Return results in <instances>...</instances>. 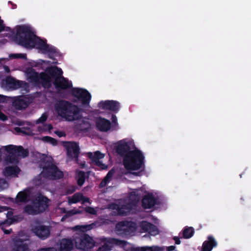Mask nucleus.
I'll list each match as a JSON object with an SVG mask.
<instances>
[{"instance_id":"obj_46","label":"nucleus","mask_w":251,"mask_h":251,"mask_svg":"<svg viewBox=\"0 0 251 251\" xmlns=\"http://www.w3.org/2000/svg\"><path fill=\"white\" fill-rule=\"evenodd\" d=\"M111 120L113 123H116L117 122V117L115 115L112 114V117H111Z\"/></svg>"},{"instance_id":"obj_5","label":"nucleus","mask_w":251,"mask_h":251,"mask_svg":"<svg viewBox=\"0 0 251 251\" xmlns=\"http://www.w3.org/2000/svg\"><path fill=\"white\" fill-rule=\"evenodd\" d=\"M46 71L54 79L53 83L56 90H67L73 87L72 82L62 75L63 71L61 68L57 66H50L47 68Z\"/></svg>"},{"instance_id":"obj_48","label":"nucleus","mask_w":251,"mask_h":251,"mask_svg":"<svg viewBox=\"0 0 251 251\" xmlns=\"http://www.w3.org/2000/svg\"><path fill=\"white\" fill-rule=\"evenodd\" d=\"M176 247L175 246H170L167 248V251H173L175 250Z\"/></svg>"},{"instance_id":"obj_28","label":"nucleus","mask_w":251,"mask_h":251,"mask_svg":"<svg viewBox=\"0 0 251 251\" xmlns=\"http://www.w3.org/2000/svg\"><path fill=\"white\" fill-rule=\"evenodd\" d=\"M116 240L115 239H110L107 242L104 243V244L100 247L98 251H109L112 250L113 244L115 243Z\"/></svg>"},{"instance_id":"obj_29","label":"nucleus","mask_w":251,"mask_h":251,"mask_svg":"<svg viewBox=\"0 0 251 251\" xmlns=\"http://www.w3.org/2000/svg\"><path fill=\"white\" fill-rule=\"evenodd\" d=\"M24 212L28 215H37L39 213L35 204H28L24 207Z\"/></svg>"},{"instance_id":"obj_9","label":"nucleus","mask_w":251,"mask_h":251,"mask_svg":"<svg viewBox=\"0 0 251 251\" xmlns=\"http://www.w3.org/2000/svg\"><path fill=\"white\" fill-rule=\"evenodd\" d=\"M65 147L66 149L67 156L72 159H75V160H77L80 153L78 144L74 141L68 142H66Z\"/></svg>"},{"instance_id":"obj_27","label":"nucleus","mask_w":251,"mask_h":251,"mask_svg":"<svg viewBox=\"0 0 251 251\" xmlns=\"http://www.w3.org/2000/svg\"><path fill=\"white\" fill-rule=\"evenodd\" d=\"M13 105L16 109L22 110L27 107L28 103L23 99H17L13 102Z\"/></svg>"},{"instance_id":"obj_38","label":"nucleus","mask_w":251,"mask_h":251,"mask_svg":"<svg viewBox=\"0 0 251 251\" xmlns=\"http://www.w3.org/2000/svg\"><path fill=\"white\" fill-rule=\"evenodd\" d=\"M48 118V115L46 113H44L42 115L36 122V124L43 123L45 122Z\"/></svg>"},{"instance_id":"obj_52","label":"nucleus","mask_w":251,"mask_h":251,"mask_svg":"<svg viewBox=\"0 0 251 251\" xmlns=\"http://www.w3.org/2000/svg\"><path fill=\"white\" fill-rule=\"evenodd\" d=\"M56 133H57V135L60 137L65 135V133L62 131H57V132H56Z\"/></svg>"},{"instance_id":"obj_8","label":"nucleus","mask_w":251,"mask_h":251,"mask_svg":"<svg viewBox=\"0 0 251 251\" xmlns=\"http://www.w3.org/2000/svg\"><path fill=\"white\" fill-rule=\"evenodd\" d=\"M116 230L119 234L128 235L136 229V224L132 221H123L116 225Z\"/></svg>"},{"instance_id":"obj_6","label":"nucleus","mask_w":251,"mask_h":251,"mask_svg":"<svg viewBox=\"0 0 251 251\" xmlns=\"http://www.w3.org/2000/svg\"><path fill=\"white\" fill-rule=\"evenodd\" d=\"M45 158H43L44 164H40L43 169L41 174L43 177L50 180H57L62 178L64 176L63 172L51 161H46L47 156Z\"/></svg>"},{"instance_id":"obj_13","label":"nucleus","mask_w":251,"mask_h":251,"mask_svg":"<svg viewBox=\"0 0 251 251\" xmlns=\"http://www.w3.org/2000/svg\"><path fill=\"white\" fill-rule=\"evenodd\" d=\"M49 199L45 196L39 195L33 201L32 204H35L39 213L44 212L48 207Z\"/></svg>"},{"instance_id":"obj_58","label":"nucleus","mask_w":251,"mask_h":251,"mask_svg":"<svg viewBox=\"0 0 251 251\" xmlns=\"http://www.w3.org/2000/svg\"><path fill=\"white\" fill-rule=\"evenodd\" d=\"M82 131L86 130V129H81Z\"/></svg>"},{"instance_id":"obj_22","label":"nucleus","mask_w":251,"mask_h":251,"mask_svg":"<svg viewBox=\"0 0 251 251\" xmlns=\"http://www.w3.org/2000/svg\"><path fill=\"white\" fill-rule=\"evenodd\" d=\"M217 246V242L211 235L207 237V240L204 241L201 251H211L214 247Z\"/></svg>"},{"instance_id":"obj_20","label":"nucleus","mask_w":251,"mask_h":251,"mask_svg":"<svg viewBox=\"0 0 251 251\" xmlns=\"http://www.w3.org/2000/svg\"><path fill=\"white\" fill-rule=\"evenodd\" d=\"M51 78L52 77L46 70L45 73L42 72L40 74V84H41L44 88L49 89L51 86Z\"/></svg>"},{"instance_id":"obj_23","label":"nucleus","mask_w":251,"mask_h":251,"mask_svg":"<svg viewBox=\"0 0 251 251\" xmlns=\"http://www.w3.org/2000/svg\"><path fill=\"white\" fill-rule=\"evenodd\" d=\"M31 192L26 189L24 191L19 192L16 196V201L17 203H26L29 201Z\"/></svg>"},{"instance_id":"obj_36","label":"nucleus","mask_w":251,"mask_h":251,"mask_svg":"<svg viewBox=\"0 0 251 251\" xmlns=\"http://www.w3.org/2000/svg\"><path fill=\"white\" fill-rule=\"evenodd\" d=\"M6 160L11 163H17L19 162L18 157L15 153H8Z\"/></svg>"},{"instance_id":"obj_53","label":"nucleus","mask_w":251,"mask_h":251,"mask_svg":"<svg viewBox=\"0 0 251 251\" xmlns=\"http://www.w3.org/2000/svg\"><path fill=\"white\" fill-rule=\"evenodd\" d=\"M4 70L7 73H9L10 72V69L7 66H4Z\"/></svg>"},{"instance_id":"obj_18","label":"nucleus","mask_w":251,"mask_h":251,"mask_svg":"<svg viewBox=\"0 0 251 251\" xmlns=\"http://www.w3.org/2000/svg\"><path fill=\"white\" fill-rule=\"evenodd\" d=\"M156 203L157 199L152 194L145 195L142 200V205L145 209L151 208L155 206Z\"/></svg>"},{"instance_id":"obj_12","label":"nucleus","mask_w":251,"mask_h":251,"mask_svg":"<svg viewBox=\"0 0 251 251\" xmlns=\"http://www.w3.org/2000/svg\"><path fill=\"white\" fill-rule=\"evenodd\" d=\"M98 107L103 110H108L117 113L120 109V103L113 100H101L98 103Z\"/></svg>"},{"instance_id":"obj_31","label":"nucleus","mask_w":251,"mask_h":251,"mask_svg":"<svg viewBox=\"0 0 251 251\" xmlns=\"http://www.w3.org/2000/svg\"><path fill=\"white\" fill-rule=\"evenodd\" d=\"M118 213L123 216L126 215L130 212L131 207L129 204H123L117 208Z\"/></svg>"},{"instance_id":"obj_4","label":"nucleus","mask_w":251,"mask_h":251,"mask_svg":"<svg viewBox=\"0 0 251 251\" xmlns=\"http://www.w3.org/2000/svg\"><path fill=\"white\" fill-rule=\"evenodd\" d=\"M144 159L142 152L135 148L123 158V165L127 170H138L144 166Z\"/></svg>"},{"instance_id":"obj_34","label":"nucleus","mask_w":251,"mask_h":251,"mask_svg":"<svg viewBox=\"0 0 251 251\" xmlns=\"http://www.w3.org/2000/svg\"><path fill=\"white\" fill-rule=\"evenodd\" d=\"M15 130L18 133H22L27 135H30L32 134V131L29 128H25L17 127L15 128Z\"/></svg>"},{"instance_id":"obj_19","label":"nucleus","mask_w":251,"mask_h":251,"mask_svg":"<svg viewBox=\"0 0 251 251\" xmlns=\"http://www.w3.org/2000/svg\"><path fill=\"white\" fill-rule=\"evenodd\" d=\"M97 128L100 131L106 132L111 128L110 121L101 117L98 119L96 122Z\"/></svg>"},{"instance_id":"obj_45","label":"nucleus","mask_w":251,"mask_h":251,"mask_svg":"<svg viewBox=\"0 0 251 251\" xmlns=\"http://www.w3.org/2000/svg\"><path fill=\"white\" fill-rule=\"evenodd\" d=\"M173 239L175 240V243L177 245H179L180 244V240L179 239V238L177 237V236H175L173 238Z\"/></svg>"},{"instance_id":"obj_17","label":"nucleus","mask_w":251,"mask_h":251,"mask_svg":"<svg viewBox=\"0 0 251 251\" xmlns=\"http://www.w3.org/2000/svg\"><path fill=\"white\" fill-rule=\"evenodd\" d=\"M130 149V146L128 142H120L116 148V151L121 157L124 158L131 151Z\"/></svg>"},{"instance_id":"obj_40","label":"nucleus","mask_w":251,"mask_h":251,"mask_svg":"<svg viewBox=\"0 0 251 251\" xmlns=\"http://www.w3.org/2000/svg\"><path fill=\"white\" fill-rule=\"evenodd\" d=\"M76 190L75 186H71L69 187L66 189V194H71L74 193Z\"/></svg>"},{"instance_id":"obj_32","label":"nucleus","mask_w":251,"mask_h":251,"mask_svg":"<svg viewBox=\"0 0 251 251\" xmlns=\"http://www.w3.org/2000/svg\"><path fill=\"white\" fill-rule=\"evenodd\" d=\"M194 233V229L192 227H186L183 230V237L185 239H188L193 236Z\"/></svg>"},{"instance_id":"obj_41","label":"nucleus","mask_w":251,"mask_h":251,"mask_svg":"<svg viewBox=\"0 0 251 251\" xmlns=\"http://www.w3.org/2000/svg\"><path fill=\"white\" fill-rule=\"evenodd\" d=\"M86 211L92 215H96L97 214L96 210L93 208L91 207H87L86 208Z\"/></svg>"},{"instance_id":"obj_24","label":"nucleus","mask_w":251,"mask_h":251,"mask_svg":"<svg viewBox=\"0 0 251 251\" xmlns=\"http://www.w3.org/2000/svg\"><path fill=\"white\" fill-rule=\"evenodd\" d=\"M74 248V243L71 239L64 238L60 243V251H71Z\"/></svg>"},{"instance_id":"obj_15","label":"nucleus","mask_w":251,"mask_h":251,"mask_svg":"<svg viewBox=\"0 0 251 251\" xmlns=\"http://www.w3.org/2000/svg\"><path fill=\"white\" fill-rule=\"evenodd\" d=\"M140 226L143 230L152 236H155L159 233V229L157 226L147 221L141 222Z\"/></svg>"},{"instance_id":"obj_10","label":"nucleus","mask_w":251,"mask_h":251,"mask_svg":"<svg viewBox=\"0 0 251 251\" xmlns=\"http://www.w3.org/2000/svg\"><path fill=\"white\" fill-rule=\"evenodd\" d=\"M5 151L8 153H15L18 157L21 156L23 158L27 157L29 154L27 149H25L22 146L9 145L4 147Z\"/></svg>"},{"instance_id":"obj_59","label":"nucleus","mask_w":251,"mask_h":251,"mask_svg":"<svg viewBox=\"0 0 251 251\" xmlns=\"http://www.w3.org/2000/svg\"><path fill=\"white\" fill-rule=\"evenodd\" d=\"M39 131H41L42 130L40 129V127H39Z\"/></svg>"},{"instance_id":"obj_47","label":"nucleus","mask_w":251,"mask_h":251,"mask_svg":"<svg viewBox=\"0 0 251 251\" xmlns=\"http://www.w3.org/2000/svg\"><path fill=\"white\" fill-rule=\"evenodd\" d=\"M9 57L10 58H19V53H13V54H11L10 55H9Z\"/></svg>"},{"instance_id":"obj_21","label":"nucleus","mask_w":251,"mask_h":251,"mask_svg":"<svg viewBox=\"0 0 251 251\" xmlns=\"http://www.w3.org/2000/svg\"><path fill=\"white\" fill-rule=\"evenodd\" d=\"M6 85L12 89H17L23 87L24 82L17 80L10 76H7L5 78Z\"/></svg>"},{"instance_id":"obj_26","label":"nucleus","mask_w":251,"mask_h":251,"mask_svg":"<svg viewBox=\"0 0 251 251\" xmlns=\"http://www.w3.org/2000/svg\"><path fill=\"white\" fill-rule=\"evenodd\" d=\"M27 76L28 79L31 82H34L35 84H39V77L40 74L36 72L34 69L31 68L27 70L26 72Z\"/></svg>"},{"instance_id":"obj_33","label":"nucleus","mask_w":251,"mask_h":251,"mask_svg":"<svg viewBox=\"0 0 251 251\" xmlns=\"http://www.w3.org/2000/svg\"><path fill=\"white\" fill-rule=\"evenodd\" d=\"M85 180V175L83 171H80L78 174V178L77 180V184L81 186L83 185Z\"/></svg>"},{"instance_id":"obj_39","label":"nucleus","mask_w":251,"mask_h":251,"mask_svg":"<svg viewBox=\"0 0 251 251\" xmlns=\"http://www.w3.org/2000/svg\"><path fill=\"white\" fill-rule=\"evenodd\" d=\"M114 171L113 170H110L108 172V173L107 174V175H106V176L104 177V178L109 182L111 178L114 175Z\"/></svg>"},{"instance_id":"obj_42","label":"nucleus","mask_w":251,"mask_h":251,"mask_svg":"<svg viewBox=\"0 0 251 251\" xmlns=\"http://www.w3.org/2000/svg\"><path fill=\"white\" fill-rule=\"evenodd\" d=\"M38 251H56V249L53 247H48L45 248H41L38 250Z\"/></svg>"},{"instance_id":"obj_37","label":"nucleus","mask_w":251,"mask_h":251,"mask_svg":"<svg viewBox=\"0 0 251 251\" xmlns=\"http://www.w3.org/2000/svg\"><path fill=\"white\" fill-rule=\"evenodd\" d=\"M164 248L160 247H152L141 248L140 251H164Z\"/></svg>"},{"instance_id":"obj_43","label":"nucleus","mask_w":251,"mask_h":251,"mask_svg":"<svg viewBox=\"0 0 251 251\" xmlns=\"http://www.w3.org/2000/svg\"><path fill=\"white\" fill-rule=\"evenodd\" d=\"M109 182L108 181H107V180H106L105 179L103 178V179L101 181V182L100 183V185H99V187L100 188H103Z\"/></svg>"},{"instance_id":"obj_30","label":"nucleus","mask_w":251,"mask_h":251,"mask_svg":"<svg viewBox=\"0 0 251 251\" xmlns=\"http://www.w3.org/2000/svg\"><path fill=\"white\" fill-rule=\"evenodd\" d=\"M83 199L89 200V198L84 197L82 193H75L72 198L69 199L68 201L70 203H76L79 202Z\"/></svg>"},{"instance_id":"obj_57","label":"nucleus","mask_w":251,"mask_h":251,"mask_svg":"<svg viewBox=\"0 0 251 251\" xmlns=\"http://www.w3.org/2000/svg\"><path fill=\"white\" fill-rule=\"evenodd\" d=\"M139 173H134V174H135L136 176H138Z\"/></svg>"},{"instance_id":"obj_51","label":"nucleus","mask_w":251,"mask_h":251,"mask_svg":"<svg viewBox=\"0 0 251 251\" xmlns=\"http://www.w3.org/2000/svg\"><path fill=\"white\" fill-rule=\"evenodd\" d=\"M26 57V54L19 53V58L25 59Z\"/></svg>"},{"instance_id":"obj_56","label":"nucleus","mask_w":251,"mask_h":251,"mask_svg":"<svg viewBox=\"0 0 251 251\" xmlns=\"http://www.w3.org/2000/svg\"><path fill=\"white\" fill-rule=\"evenodd\" d=\"M81 200L83 202H88L89 201V200H87V199H82Z\"/></svg>"},{"instance_id":"obj_54","label":"nucleus","mask_w":251,"mask_h":251,"mask_svg":"<svg viewBox=\"0 0 251 251\" xmlns=\"http://www.w3.org/2000/svg\"><path fill=\"white\" fill-rule=\"evenodd\" d=\"M46 126H47L48 127V128L49 130H50L52 128V126L50 124L47 125H46Z\"/></svg>"},{"instance_id":"obj_49","label":"nucleus","mask_w":251,"mask_h":251,"mask_svg":"<svg viewBox=\"0 0 251 251\" xmlns=\"http://www.w3.org/2000/svg\"><path fill=\"white\" fill-rule=\"evenodd\" d=\"M5 100L6 97L3 95H0V102H3Z\"/></svg>"},{"instance_id":"obj_44","label":"nucleus","mask_w":251,"mask_h":251,"mask_svg":"<svg viewBox=\"0 0 251 251\" xmlns=\"http://www.w3.org/2000/svg\"><path fill=\"white\" fill-rule=\"evenodd\" d=\"M0 120L2 121H5L7 120V117L0 111Z\"/></svg>"},{"instance_id":"obj_35","label":"nucleus","mask_w":251,"mask_h":251,"mask_svg":"<svg viewBox=\"0 0 251 251\" xmlns=\"http://www.w3.org/2000/svg\"><path fill=\"white\" fill-rule=\"evenodd\" d=\"M42 141L50 143V144L52 145L53 146H56L57 144V140L50 136H46L42 137Z\"/></svg>"},{"instance_id":"obj_50","label":"nucleus","mask_w":251,"mask_h":251,"mask_svg":"<svg viewBox=\"0 0 251 251\" xmlns=\"http://www.w3.org/2000/svg\"><path fill=\"white\" fill-rule=\"evenodd\" d=\"M8 3L10 4L11 5V8L13 9H16L17 8V5L13 2H12L11 1H9Z\"/></svg>"},{"instance_id":"obj_16","label":"nucleus","mask_w":251,"mask_h":251,"mask_svg":"<svg viewBox=\"0 0 251 251\" xmlns=\"http://www.w3.org/2000/svg\"><path fill=\"white\" fill-rule=\"evenodd\" d=\"M87 156L93 162H94L97 166L100 167L102 169L106 168V166L101 161L99 160L104 157L103 154L101 153L100 151H96L94 154L91 152H89L87 153Z\"/></svg>"},{"instance_id":"obj_14","label":"nucleus","mask_w":251,"mask_h":251,"mask_svg":"<svg viewBox=\"0 0 251 251\" xmlns=\"http://www.w3.org/2000/svg\"><path fill=\"white\" fill-rule=\"evenodd\" d=\"M13 244L12 246V251H27L28 247L25 240L19 237H15L13 240Z\"/></svg>"},{"instance_id":"obj_2","label":"nucleus","mask_w":251,"mask_h":251,"mask_svg":"<svg viewBox=\"0 0 251 251\" xmlns=\"http://www.w3.org/2000/svg\"><path fill=\"white\" fill-rule=\"evenodd\" d=\"M57 114L68 121H74L82 117V110L77 105L65 100L57 101L54 105Z\"/></svg>"},{"instance_id":"obj_25","label":"nucleus","mask_w":251,"mask_h":251,"mask_svg":"<svg viewBox=\"0 0 251 251\" xmlns=\"http://www.w3.org/2000/svg\"><path fill=\"white\" fill-rule=\"evenodd\" d=\"M20 171V169L17 166H8L5 168L3 173V175L6 177L18 176Z\"/></svg>"},{"instance_id":"obj_11","label":"nucleus","mask_w":251,"mask_h":251,"mask_svg":"<svg viewBox=\"0 0 251 251\" xmlns=\"http://www.w3.org/2000/svg\"><path fill=\"white\" fill-rule=\"evenodd\" d=\"M32 232L39 238L45 240L50 235V230L49 226L39 225L35 226L32 229Z\"/></svg>"},{"instance_id":"obj_55","label":"nucleus","mask_w":251,"mask_h":251,"mask_svg":"<svg viewBox=\"0 0 251 251\" xmlns=\"http://www.w3.org/2000/svg\"><path fill=\"white\" fill-rule=\"evenodd\" d=\"M3 231H4V233L6 234H9L10 233L11 231L9 230H7V229H4L3 230Z\"/></svg>"},{"instance_id":"obj_7","label":"nucleus","mask_w":251,"mask_h":251,"mask_svg":"<svg viewBox=\"0 0 251 251\" xmlns=\"http://www.w3.org/2000/svg\"><path fill=\"white\" fill-rule=\"evenodd\" d=\"M72 95L75 98L74 102H80L82 105L88 106L91 99V94L86 89L74 88L71 91Z\"/></svg>"},{"instance_id":"obj_1","label":"nucleus","mask_w":251,"mask_h":251,"mask_svg":"<svg viewBox=\"0 0 251 251\" xmlns=\"http://www.w3.org/2000/svg\"><path fill=\"white\" fill-rule=\"evenodd\" d=\"M14 40L18 45L27 49L36 46L43 53H48L49 58L52 59H54L58 53L55 47L48 44L46 40L37 37L30 27L26 25H19L17 28Z\"/></svg>"},{"instance_id":"obj_3","label":"nucleus","mask_w":251,"mask_h":251,"mask_svg":"<svg viewBox=\"0 0 251 251\" xmlns=\"http://www.w3.org/2000/svg\"><path fill=\"white\" fill-rule=\"evenodd\" d=\"M92 228V225L76 226L75 227V229L82 231L80 234H76L74 237L76 249L86 251L92 249L95 246V242L93 239L84 233L85 231L89 230Z\"/></svg>"}]
</instances>
